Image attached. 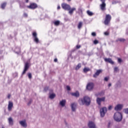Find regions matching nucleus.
Instances as JSON below:
<instances>
[{
    "instance_id": "1",
    "label": "nucleus",
    "mask_w": 128,
    "mask_h": 128,
    "mask_svg": "<svg viewBox=\"0 0 128 128\" xmlns=\"http://www.w3.org/2000/svg\"><path fill=\"white\" fill-rule=\"evenodd\" d=\"M79 103L82 106H88L90 104L92 100L88 96H85L83 98H81L78 100Z\"/></svg>"
},
{
    "instance_id": "2",
    "label": "nucleus",
    "mask_w": 128,
    "mask_h": 128,
    "mask_svg": "<svg viewBox=\"0 0 128 128\" xmlns=\"http://www.w3.org/2000/svg\"><path fill=\"white\" fill-rule=\"evenodd\" d=\"M114 118L116 122H122V114L120 112H116L114 114Z\"/></svg>"
},
{
    "instance_id": "3",
    "label": "nucleus",
    "mask_w": 128,
    "mask_h": 128,
    "mask_svg": "<svg viewBox=\"0 0 128 128\" xmlns=\"http://www.w3.org/2000/svg\"><path fill=\"white\" fill-rule=\"evenodd\" d=\"M107 108L106 107H103L102 108L100 109V114L101 118H104L106 114Z\"/></svg>"
},
{
    "instance_id": "4",
    "label": "nucleus",
    "mask_w": 128,
    "mask_h": 128,
    "mask_svg": "<svg viewBox=\"0 0 128 128\" xmlns=\"http://www.w3.org/2000/svg\"><path fill=\"white\" fill-rule=\"evenodd\" d=\"M62 8L63 10H70V6L66 3L62 4Z\"/></svg>"
},
{
    "instance_id": "5",
    "label": "nucleus",
    "mask_w": 128,
    "mask_h": 128,
    "mask_svg": "<svg viewBox=\"0 0 128 128\" xmlns=\"http://www.w3.org/2000/svg\"><path fill=\"white\" fill-rule=\"evenodd\" d=\"M110 20H112V16L110 14H106L105 18V20L104 22V24L108 25L110 22Z\"/></svg>"
},
{
    "instance_id": "6",
    "label": "nucleus",
    "mask_w": 128,
    "mask_h": 128,
    "mask_svg": "<svg viewBox=\"0 0 128 128\" xmlns=\"http://www.w3.org/2000/svg\"><path fill=\"white\" fill-rule=\"evenodd\" d=\"M100 2H102V4H100V8L101 10H106V0H100Z\"/></svg>"
},
{
    "instance_id": "7",
    "label": "nucleus",
    "mask_w": 128,
    "mask_h": 128,
    "mask_svg": "<svg viewBox=\"0 0 128 128\" xmlns=\"http://www.w3.org/2000/svg\"><path fill=\"white\" fill-rule=\"evenodd\" d=\"M104 100H106V97H102L101 98L97 97L96 102L98 106H100V104H102V102H104Z\"/></svg>"
},
{
    "instance_id": "8",
    "label": "nucleus",
    "mask_w": 128,
    "mask_h": 128,
    "mask_svg": "<svg viewBox=\"0 0 128 128\" xmlns=\"http://www.w3.org/2000/svg\"><path fill=\"white\" fill-rule=\"evenodd\" d=\"M27 8L30 10H34L38 8V4L36 3H31L30 6H27Z\"/></svg>"
},
{
    "instance_id": "9",
    "label": "nucleus",
    "mask_w": 128,
    "mask_h": 128,
    "mask_svg": "<svg viewBox=\"0 0 128 128\" xmlns=\"http://www.w3.org/2000/svg\"><path fill=\"white\" fill-rule=\"evenodd\" d=\"M32 36L34 38V42H35L36 44H38V42H40V40H38V34L36 32H34L32 33Z\"/></svg>"
},
{
    "instance_id": "10",
    "label": "nucleus",
    "mask_w": 128,
    "mask_h": 128,
    "mask_svg": "<svg viewBox=\"0 0 128 128\" xmlns=\"http://www.w3.org/2000/svg\"><path fill=\"white\" fill-rule=\"evenodd\" d=\"M94 83L92 82H90L88 83L87 86H86V89L88 90H92V88H94Z\"/></svg>"
},
{
    "instance_id": "11",
    "label": "nucleus",
    "mask_w": 128,
    "mask_h": 128,
    "mask_svg": "<svg viewBox=\"0 0 128 128\" xmlns=\"http://www.w3.org/2000/svg\"><path fill=\"white\" fill-rule=\"evenodd\" d=\"M19 124L22 126V128H26L28 126V124H26V120L20 121Z\"/></svg>"
},
{
    "instance_id": "12",
    "label": "nucleus",
    "mask_w": 128,
    "mask_h": 128,
    "mask_svg": "<svg viewBox=\"0 0 128 128\" xmlns=\"http://www.w3.org/2000/svg\"><path fill=\"white\" fill-rule=\"evenodd\" d=\"M122 108H124V106L122 104H117L114 110H121L122 109Z\"/></svg>"
},
{
    "instance_id": "13",
    "label": "nucleus",
    "mask_w": 128,
    "mask_h": 128,
    "mask_svg": "<svg viewBox=\"0 0 128 128\" xmlns=\"http://www.w3.org/2000/svg\"><path fill=\"white\" fill-rule=\"evenodd\" d=\"M28 68H30V66H28V62L25 63L24 68L22 73V74H24L26 72V71L28 70Z\"/></svg>"
},
{
    "instance_id": "14",
    "label": "nucleus",
    "mask_w": 128,
    "mask_h": 128,
    "mask_svg": "<svg viewBox=\"0 0 128 128\" xmlns=\"http://www.w3.org/2000/svg\"><path fill=\"white\" fill-rule=\"evenodd\" d=\"M102 70H97L96 72L93 75V77L95 78H98V76H100V74H102Z\"/></svg>"
},
{
    "instance_id": "15",
    "label": "nucleus",
    "mask_w": 128,
    "mask_h": 128,
    "mask_svg": "<svg viewBox=\"0 0 128 128\" xmlns=\"http://www.w3.org/2000/svg\"><path fill=\"white\" fill-rule=\"evenodd\" d=\"M14 103L11 101H9L8 104V110H9V112H10V110H12V109Z\"/></svg>"
},
{
    "instance_id": "16",
    "label": "nucleus",
    "mask_w": 128,
    "mask_h": 128,
    "mask_svg": "<svg viewBox=\"0 0 128 128\" xmlns=\"http://www.w3.org/2000/svg\"><path fill=\"white\" fill-rule=\"evenodd\" d=\"M88 126L89 128H96V124L94 122L90 121L88 124Z\"/></svg>"
},
{
    "instance_id": "17",
    "label": "nucleus",
    "mask_w": 128,
    "mask_h": 128,
    "mask_svg": "<svg viewBox=\"0 0 128 128\" xmlns=\"http://www.w3.org/2000/svg\"><path fill=\"white\" fill-rule=\"evenodd\" d=\"M104 95V91H102L101 92H99L95 94L96 96H97V98L102 96Z\"/></svg>"
},
{
    "instance_id": "18",
    "label": "nucleus",
    "mask_w": 128,
    "mask_h": 128,
    "mask_svg": "<svg viewBox=\"0 0 128 128\" xmlns=\"http://www.w3.org/2000/svg\"><path fill=\"white\" fill-rule=\"evenodd\" d=\"M104 60V61L106 62H109V64H114V61H112V58H105Z\"/></svg>"
},
{
    "instance_id": "19",
    "label": "nucleus",
    "mask_w": 128,
    "mask_h": 128,
    "mask_svg": "<svg viewBox=\"0 0 128 128\" xmlns=\"http://www.w3.org/2000/svg\"><path fill=\"white\" fill-rule=\"evenodd\" d=\"M71 108L72 111L76 112V103H72L71 104Z\"/></svg>"
},
{
    "instance_id": "20",
    "label": "nucleus",
    "mask_w": 128,
    "mask_h": 128,
    "mask_svg": "<svg viewBox=\"0 0 128 128\" xmlns=\"http://www.w3.org/2000/svg\"><path fill=\"white\" fill-rule=\"evenodd\" d=\"M9 126H14V119L12 117L8 118Z\"/></svg>"
},
{
    "instance_id": "21",
    "label": "nucleus",
    "mask_w": 128,
    "mask_h": 128,
    "mask_svg": "<svg viewBox=\"0 0 128 128\" xmlns=\"http://www.w3.org/2000/svg\"><path fill=\"white\" fill-rule=\"evenodd\" d=\"M66 102V100H62L60 102V104L61 106L64 108V106H65Z\"/></svg>"
},
{
    "instance_id": "22",
    "label": "nucleus",
    "mask_w": 128,
    "mask_h": 128,
    "mask_svg": "<svg viewBox=\"0 0 128 128\" xmlns=\"http://www.w3.org/2000/svg\"><path fill=\"white\" fill-rule=\"evenodd\" d=\"M71 95L72 96H74L75 98H79L80 97V92H78L77 91L75 92L72 93Z\"/></svg>"
},
{
    "instance_id": "23",
    "label": "nucleus",
    "mask_w": 128,
    "mask_h": 128,
    "mask_svg": "<svg viewBox=\"0 0 128 128\" xmlns=\"http://www.w3.org/2000/svg\"><path fill=\"white\" fill-rule=\"evenodd\" d=\"M74 10H76V8H70V10H69V12H68V14H72Z\"/></svg>"
},
{
    "instance_id": "24",
    "label": "nucleus",
    "mask_w": 128,
    "mask_h": 128,
    "mask_svg": "<svg viewBox=\"0 0 128 128\" xmlns=\"http://www.w3.org/2000/svg\"><path fill=\"white\" fill-rule=\"evenodd\" d=\"M54 26H60V20H56L54 22Z\"/></svg>"
},
{
    "instance_id": "25",
    "label": "nucleus",
    "mask_w": 128,
    "mask_h": 128,
    "mask_svg": "<svg viewBox=\"0 0 128 128\" xmlns=\"http://www.w3.org/2000/svg\"><path fill=\"white\" fill-rule=\"evenodd\" d=\"M126 40L122 38H118L116 40V42H124Z\"/></svg>"
},
{
    "instance_id": "26",
    "label": "nucleus",
    "mask_w": 128,
    "mask_h": 128,
    "mask_svg": "<svg viewBox=\"0 0 128 128\" xmlns=\"http://www.w3.org/2000/svg\"><path fill=\"white\" fill-rule=\"evenodd\" d=\"M87 14H88V16H94V13L90 12V10H87Z\"/></svg>"
},
{
    "instance_id": "27",
    "label": "nucleus",
    "mask_w": 128,
    "mask_h": 128,
    "mask_svg": "<svg viewBox=\"0 0 128 128\" xmlns=\"http://www.w3.org/2000/svg\"><path fill=\"white\" fill-rule=\"evenodd\" d=\"M49 98L51 100H52L53 98H56V94H50L49 96Z\"/></svg>"
},
{
    "instance_id": "28",
    "label": "nucleus",
    "mask_w": 128,
    "mask_h": 128,
    "mask_svg": "<svg viewBox=\"0 0 128 128\" xmlns=\"http://www.w3.org/2000/svg\"><path fill=\"white\" fill-rule=\"evenodd\" d=\"M117 88H120L122 86V82L120 81H118L116 84Z\"/></svg>"
},
{
    "instance_id": "29",
    "label": "nucleus",
    "mask_w": 128,
    "mask_h": 128,
    "mask_svg": "<svg viewBox=\"0 0 128 128\" xmlns=\"http://www.w3.org/2000/svg\"><path fill=\"white\" fill-rule=\"evenodd\" d=\"M80 68H82V64H78L76 68V70H80Z\"/></svg>"
},
{
    "instance_id": "30",
    "label": "nucleus",
    "mask_w": 128,
    "mask_h": 128,
    "mask_svg": "<svg viewBox=\"0 0 128 128\" xmlns=\"http://www.w3.org/2000/svg\"><path fill=\"white\" fill-rule=\"evenodd\" d=\"M83 70H84V72H90V70L88 68H84Z\"/></svg>"
},
{
    "instance_id": "31",
    "label": "nucleus",
    "mask_w": 128,
    "mask_h": 128,
    "mask_svg": "<svg viewBox=\"0 0 128 128\" xmlns=\"http://www.w3.org/2000/svg\"><path fill=\"white\" fill-rule=\"evenodd\" d=\"M118 2H120V0H113L112 4H118Z\"/></svg>"
},
{
    "instance_id": "32",
    "label": "nucleus",
    "mask_w": 128,
    "mask_h": 128,
    "mask_svg": "<svg viewBox=\"0 0 128 128\" xmlns=\"http://www.w3.org/2000/svg\"><path fill=\"white\" fill-rule=\"evenodd\" d=\"M6 2H4L1 5L2 8L3 10L4 9V8H6Z\"/></svg>"
},
{
    "instance_id": "33",
    "label": "nucleus",
    "mask_w": 128,
    "mask_h": 128,
    "mask_svg": "<svg viewBox=\"0 0 128 128\" xmlns=\"http://www.w3.org/2000/svg\"><path fill=\"white\" fill-rule=\"evenodd\" d=\"M82 26V22H80L78 24V28H81Z\"/></svg>"
},
{
    "instance_id": "34",
    "label": "nucleus",
    "mask_w": 128,
    "mask_h": 128,
    "mask_svg": "<svg viewBox=\"0 0 128 128\" xmlns=\"http://www.w3.org/2000/svg\"><path fill=\"white\" fill-rule=\"evenodd\" d=\"M124 112H125V114H128V108L124 109Z\"/></svg>"
},
{
    "instance_id": "35",
    "label": "nucleus",
    "mask_w": 128,
    "mask_h": 128,
    "mask_svg": "<svg viewBox=\"0 0 128 128\" xmlns=\"http://www.w3.org/2000/svg\"><path fill=\"white\" fill-rule=\"evenodd\" d=\"M32 100L30 99L28 103V106H30V104H32Z\"/></svg>"
},
{
    "instance_id": "36",
    "label": "nucleus",
    "mask_w": 128,
    "mask_h": 128,
    "mask_svg": "<svg viewBox=\"0 0 128 128\" xmlns=\"http://www.w3.org/2000/svg\"><path fill=\"white\" fill-rule=\"evenodd\" d=\"M108 80H110V77H105L104 78V80L105 82H108Z\"/></svg>"
},
{
    "instance_id": "37",
    "label": "nucleus",
    "mask_w": 128,
    "mask_h": 128,
    "mask_svg": "<svg viewBox=\"0 0 128 128\" xmlns=\"http://www.w3.org/2000/svg\"><path fill=\"white\" fill-rule=\"evenodd\" d=\"M78 12L79 14H82V8H79L78 9Z\"/></svg>"
},
{
    "instance_id": "38",
    "label": "nucleus",
    "mask_w": 128,
    "mask_h": 128,
    "mask_svg": "<svg viewBox=\"0 0 128 128\" xmlns=\"http://www.w3.org/2000/svg\"><path fill=\"white\" fill-rule=\"evenodd\" d=\"M118 64H121V62H122V60L120 58H118Z\"/></svg>"
},
{
    "instance_id": "39",
    "label": "nucleus",
    "mask_w": 128,
    "mask_h": 128,
    "mask_svg": "<svg viewBox=\"0 0 128 128\" xmlns=\"http://www.w3.org/2000/svg\"><path fill=\"white\" fill-rule=\"evenodd\" d=\"M94 44H98V40H94Z\"/></svg>"
},
{
    "instance_id": "40",
    "label": "nucleus",
    "mask_w": 128,
    "mask_h": 128,
    "mask_svg": "<svg viewBox=\"0 0 128 128\" xmlns=\"http://www.w3.org/2000/svg\"><path fill=\"white\" fill-rule=\"evenodd\" d=\"M18 51H16V50H15V52H16V54H20V48H18Z\"/></svg>"
},
{
    "instance_id": "41",
    "label": "nucleus",
    "mask_w": 128,
    "mask_h": 128,
    "mask_svg": "<svg viewBox=\"0 0 128 128\" xmlns=\"http://www.w3.org/2000/svg\"><path fill=\"white\" fill-rule=\"evenodd\" d=\"M28 78H32V74L31 73H28Z\"/></svg>"
},
{
    "instance_id": "42",
    "label": "nucleus",
    "mask_w": 128,
    "mask_h": 128,
    "mask_svg": "<svg viewBox=\"0 0 128 128\" xmlns=\"http://www.w3.org/2000/svg\"><path fill=\"white\" fill-rule=\"evenodd\" d=\"M92 36H96V32H92Z\"/></svg>"
},
{
    "instance_id": "43",
    "label": "nucleus",
    "mask_w": 128,
    "mask_h": 128,
    "mask_svg": "<svg viewBox=\"0 0 128 128\" xmlns=\"http://www.w3.org/2000/svg\"><path fill=\"white\" fill-rule=\"evenodd\" d=\"M48 87H45L44 88V92H48Z\"/></svg>"
},
{
    "instance_id": "44",
    "label": "nucleus",
    "mask_w": 128,
    "mask_h": 128,
    "mask_svg": "<svg viewBox=\"0 0 128 128\" xmlns=\"http://www.w3.org/2000/svg\"><path fill=\"white\" fill-rule=\"evenodd\" d=\"M118 67H115L114 68V72H118Z\"/></svg>"
},
{
    "instance_id": "45",
    "label": "nucleus",
    "mask_w": 128,
    "mask_h": 128,
    "mask_svg": "<svg viewBox=\"0 0 128 128\" xmlns=\"http://www.w3.org/2000/svg\"><path fill=\"white\" fill-rule=\"evenodd\" d=\"M104 36H108V34H110V33L108 32H104Z\"/></svg>"
},
{
    "instance_id": "46",
    "label": "nucleus",
    "mask_w": 128,
    "mask_h": 128,
    "mask_svg": "<svg viewBox=\"0 0 128 128\" xmlns=\"http://www.w3.org/2000/svg\"><path fill=\"white\" fill-rule=\"evenodd\" d=\"M76 48H77L78 50V48H80L81 46H80V45H77V46H76Z\"/></svg>"
},
{
    "instance_id": "47",
    "label": "nucleus",
    "mask_w": 128,
    "mask_h": 128,
    "mask_svg": "<svg viewBox=\"0 0 128 128\" xmlns=\"http://www.w3.org/2000/svg\"><path fill=\"white\" fill-rule=\"evenodd\" d=\"M67 90H70V86H66Z\"/></svg>"
},
{
    "instance_id": "48",
    "label": "nucleus",
    "mask_w": 128,
    "mask_h": 128,
    "mask_svg": "<svg viewBox=\"0 0 128 128\" xmlns=\"http://www.w3.org/2000/svg\"><path fill=\"white\" fill-rule=\"evenodd\" d=\"M112 108V106H109L108 108V110H110Z\"/></svg>"
},
{
    "instance_id": "49",
    "label": "nucleus",
    "mask_w": 128,
    "mask_h": 128,
    "mask_svg": "<svg viewBox=\"0 0 128 128\" xmlns=\"http://www.w3.org/2000/svg\"><path fill=\"white\" fill-rule=\"evenodd\" d=\"M10 96H11L10 94H8V98L10 100Z\"/></svg>"
},
{
    "instance_id": "50",
    "label": "nucleus",
    "mask_w": 128,
    "mask_h": 128,
    "mask_svg": "<svg viewBox=\"0 0 128 128\" xmlns=\"http://www.w3.org/2000/svg\"><path fill=\"white\" fill-rule=\"evenodd\" d=\"M24 16H25V18H27L28 14L26 13H24Z\"/></svg>"
},
{
    "instance_id": "51",
    "label": "nucleus",
    "mask_w": 128,
    "mask_h": 128,
    "mask_svg": "<svg viewBox=\"0 0 128 128\" xmlns=\"http://www.w3.org/2000/svg\"><path fill=\"white\" fill-rule=\"evenodd\" d=\"M108 88H110V86H112V84H111V83H110V84H108Z\"/></svg>"
},
{
    "instance_id": "52",
    "label": "nucleus",
    "mask_w": 128,
    "mask_h": 128,
    "mask_svg": "<svg viewBox=\"0 0 128 128\" xmlns=\"http://www.w3.org/2000/svg\"><path fill=\"white\" fill-rule=\"evenodd\" d=\"M57 10H60V6H58L57 8Z\"/></svg>"
},
{
    "instance_id": "53",
    "label": "nucleus",
    "mask_w": 128,
    "mask_h": 128,
    "mask_svg": "<svg viewBox=\"0 0 128 128\" xmlns=\"http://www.w3.org/2000/svg\"><path fill=\"white\" fill-rule=\"evenodd\" d=\"M54 62H58V59H57V58H55V59L54 60Z\"/></svg>"
},
{
    "instance_id": "54",
    "label": "nucleus",
    "mask_w": 128,
    "mask_h": 128,
    "mask_svg": "<svg viewBox=\"0 0 128 128\" xmlns=\"http://www.w3.org/2000/svg\"><path fill=\"white\" fill-rule=\"evenodd\" d=\"M26 2H28V0H26Z\"/></svg>"
},
{
    "instance_id": "55",
    "label": "nucleus",
    "mask_w": 128,
    "mask_h": 128,
    "mask_svg": "<svg viewBox=\"0 0 128 128\" xmlns=\"http://www.w3.org/2000/svg\"><path fill=\"white\" fill-rule=\"evenodd\" d=\"M2 128H4V126H2Z\"/></svg>"
},
{
    "instance_id": "56",
    "label": "nucleus",
    "mask_w": 128,
    "mask_h": 128,
    "mask_svg": "<svg viewBox=\"0 0 128 128\" xmlns=\"http://www.w3.org/2000/svg\"><path fill=\"white\" fill-rule=\"evenodd\" d=\"M72 0H68V2H70Z\"/></svg>"
}]
</instances>
